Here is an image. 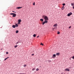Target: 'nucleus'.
Here are the masks:
<instances>
[{"instance_id": "30", "label": "nucleus", "mask_w": 74, "mask_h": 74, "mask_svg": "<svg viewBox=\"0 0 74 74\" xmlns=\"http://www.w3.org/2000/svg\"><path fill=\"white\" fill-rule=\"evenodd\" d=\"M48 62H51V61L49 60Z\"/></svg>"}, {"instance_id": "15", "label": "nucleus", "mask_w": 74, "mask_h": 74, "mask_svg": "<svg viewBox=\"0 0 74 74\" xmlns=\"http://www.w3.org/2000/svg\"><path fill=\"white\" fill-rule=\"evenodd\" d=\"M35 69H36V68H33V69H32V71H34V70H35Z\"/></svg>"}, {"instance_id": "2", "label": "nucleus", "mask_w": 74, "mask_h": 74, "mask_svg": "<svg viewBox=\"0 0 74 74\" xmlns=\"http://www.w3.org/2000/svg\"><path fill=\"white\" fill-rule=\"evenodd\" d=\"M71 15H72V13L70 12L69 13L67 14L68 16H70Z\"/></svg>"}, {"instance_id": "27", "label": "nucleus", "mask_w": 74, "mask_h": 74, "mask_svg": "<svg viewBox=\"0 0 74 74\" xmlns=\"http://www.w3.org/2000/svg\"><path fill=\"white\" fill-rule=\"evenodd\" d=\"M6 54H8V52H6Z\"/></svg>"}, {"instance_id": "23", "label": "nucleus", "mask_w": 74, "mask_h": 74, "mask_svg": "<svg viewBox=\"0 0 74 74\" xmlns=\"http://www.w3.org/2000/svg\"><path fill=\"white\" fill-rule=\"evenodd\" d=\"M13 14H14V13H10V15H13Z\"/></svg>"}, {"instance_id": "28", "label": "nucleus", "mask_w": 74, "mask_h": 74, "mask_svg": "<svg viewBox=\"0 0 74 74\" xmlns=\"http://www.w3.org/2000/svg\"><path fill=\"white\" fill-rule=\"evenodd\" d=\"M25 66H26V65L25 64L24 65V67H25Z\"/></svg>"}, {"instance_id": "33", "label": "nucleus", "mask_w": 74, "mask_h": 74, "mask_svg": "<svg viewBox=\"0 0 74 74\" xmlns=\"http://www.w3.org/2000/svg\"><path fill=\"white\" fill-rule=\"evenodd\" d=\"M12 12H13L16 13V12H14V11H12Z\"/></svg>"}, {"instance_id": "36", "label": "nucleus", "mask_w": 74, "mask_h": 74, "mask_svg": "<svg viewBox=\"0 0 74 74\" xmlns=\"http://www.w3.org/2000/svg\"><path fill=\"white\" fill-rule=\"evenodd\" d=\"M38 36L37 37V38H38Z\"/></svg>"}, {"instance_id": "34", "label": "nucleus", "mask_w": 74, "mask_h": 74, "mask_svg": "<svg viewBox=\"0 0 74 74\" xmlns=\"http://www.w3.org/2000/svg\"><path fill=\"white\" fill-rule=\"evenodd\" d=\"M18 74H25V73H22V74H19V73H18Z\"/></svg>"}, {"instance_id": "6", "label": "nucleus", "mask_w": 74, "mask_h": 74, "mask_svg": "<svg viewBox=\"0 0 74 74\" xmlns=\"http://www.w3.org/2000/svg\"><path fill=\"white\" fill-rule=\"evenodd\" d=\"M40 21H41L42 23L43 22V21H44V19H41L40 20Z\"/></svg>"}, {"instance_id": "5", "label": "nucleus", "mask_w": 74, "mask_h": 74, "mask_svg": "<svg viewBox=\"0 0 74 74\" xmlns=\"http://www.w3.org/2000/svg\"><path fill=\"white\" fill-rule=\"evenodd\" d=\"M56 57V55H55V54H53V56H52V58H55Z\"/></svg>"}, {"instance_id": "10", "label": "nucleus", "mask_w": 74, "mask_h": 74, "mask_svg": "<svg viewBox=\"0 0 74 74\" xmlns=\"http://www.w3.org/2000/svg\"><path fill=\"white\" fill-rule=\"evenodd\" d=\"M56 55L57 56H59L60 55V53H56Z\"/></svg>"}, {"instance_id": "17", "label": "nucleus", "mask_w": 74, "mask_h": 74, "mask_svg": "<svg viewBox=\"0 0 74 74\" xmlns=\"http://www.w3.org/2000/svg\"><path fill=\"white\" fill-rule=\"evenodd\" d=\"M16 47H18V45H16L14 46V48H16Z\"/></svg>"}, {"instance_id": "32", "label": "nucleus", "mask_w": 74, "mask_h": 74, "mask_svg": "<svg viewBox=\"0 0 74 74\" xmlns=\"http://www.w3.org/2000/svg\"><path fill=\"white\" fill-rule=\"evenodd\" d=\"M34 54H32V56H34Z\"/></svg>"}, {"instance_id": "14", "label": "nucleus", "mask_w": 74, "mask_h": 74, "mask_svg": "<svg viewBox=\"0 0 74 74\" xmlns=\"http://www.w3.org/2000/svg\"><path fill=\"white\" fill-rule=\"evenodd\" d=\"M33 37H36V34H34V35H33Z\"/></svg>"}, {"instance_id": "12", "label": "nucleus", "mask_w": 74, "mask_h": 74, "mask_svg": "<svg viewBox=\"0 0 74 74\" xmlns=\"http://www.w3.org/2000/svg\"><path fill=\"white\" fill-rule=\"evenodd\" d=\"M18 22H21V19H19L18 20Z\"/></svg>"}, {"instance_id": "21", "label": "nucleus", "mask_w": 74, "mask_h": 74, "mask_svg": "<svg viewBox=\"0 0 74 74\" xmlns=\"http://www.w3.org/2000/svg\"><path fill=\"white\" fill-rule=\"evenodd\" d=\"M9 58V57H8L7 58H5V59H4V60H6V59H8V58Z\"/></svg>"}, {"instance_id": "9", "label": "nucleus", "mask_w": 74, "mask_h": 74, "mask_svg": "<svg viewBox=\"0 0 74 74\" xmlns=\"http://www.w3.org/2000/svg\"><path fill=\"white\" fill-rule=\"evenodd\" d=\"M22 8V7H17V9H20V8Z\"/></svg>"}, {"instance_id": "11", "label": "nucleus", "mask_w": 74, "mask_h": 74, "mask_svg": "<svg viewBox=\"0 0 74 74\" xmlns=\"http://www.w3.org/2000/svg\"><path fill=\"white\" fill-rule=\"evenodd\" d=\"M61 9L62 10H64V6L62 7Z\"/></svg>"}, {"instance_id": "18", "label": "nucleus", "mask_w": 74, "mask_h": 74, "mask_svg": "<svg viewBox=\"0 0 74 74\" xmlns=\"http://www.w3.org/2000/svg\"><path fill=\"white\" fill-rule=\"evenodd\" d=\"M40 45L43 46V45H44V44H42V43H41L40 44Z\"/></svg>"}, {"instance_id": "26", "label": "nucleus", "mask_w": 74, "mask_h": 74, "mask_svg": "<svg viewBox=\"0 0 74 74\" xmlns=\"http://www.w3.org/2000/svg\"><path fill=\"white\" fill-rule=\"evenodd\" d=\"M66 5V4H65V3H63V5Z\"/></svg>"}, {"instance_id": "19", "label": "nucleus", "mask_w": 74, "mask_h": 74, "mask_svg": "<svg viewBox=\"0 0 74 74\" xmlns=\"http://www.w3.org/2000/svg\"><path fill=\"white\" fill-rule=\"evenodd\" d=\"M15 26H16V27H18V24H16V25Z\"/></svg>"}, {"instance_id": "1", "label": "nucleus", "mask_w": 74, "mask_h": 74, "mask_svg": "<svg viewBox=\"0 0 74 74\" xmlns=\"http://www.w3.org/2000/svg\"><path fill=\"white\" fill-rule=\"evenodd\" d=\"M42 18H43V19H45V21H44L42 23V25H44V24H45V23H48V17L47 16H42Z\"/></svg>"}, {"instance_id": "25", "label": "nucleus", "mask_w": 74, "mask_h": 74, "mask_svg": "<svg viewBox=\"0 0 74 74\" xmlns=\"http://www.w3.org/2000/svg\"><path fill=\"white\" fill-rule=\"evenodd\" d=\"M18 43H19V42H17L16 43V44H18Z\"/></svg>"}, {"instance_id": "16", "label": "nucleus", "mask_w": 74, "mask_h": 74, "mask_svg": "<svg viewBox=\"0 0 74 74\" xmlns=\"http://www.w3.org/2000/svg\"><path fill=\"white\" fill-rule=\"evenodd\" d=\"M74 5V3H71V5H72L73 6V5Z\"/></svg>"}, {"instance_id": "20", "label": "nucleus", "mask_w": 74, "mask_h": 74, "mask_svg": "<svg viewBox=\"0 0 74 74\" xmlns=\"http://www.w3.org/2000/svg\"><path fill=\"white\" fill-rule=\"evenodd\" d=\"M36 70V71H38V70H39V69H38V68H37Z\"/></svg>"}, {"instance_id": "22", "label": "nucleus", "mask_w": 74, "mask_h": 74, "mask_svg": "<svg viewBox=\"0 0 74 74\" xmlns=\"http://www.w3.org/2000/svg\"><path fill=\"white\" fill-rule=\"evenodd\" d=\"M33 5H35V2H34L33 3Z\"/></svg>"}, {"instance_id": "24", "label": "nucleus", "mask_w": 74, "mask_h": 74, "mask_svg": "<svg viewBox=\"0 0 74 74\" xmlns=\"http://www.w3.org/2000/svg\"><path fill=\"white\" fill-rule=\"evenodd\" d=\"M60 33V32H59V31H58L57 34H59Z\"/></svg>"}, {"instance_id": "8", "label": "nucleus", "mask_w": 74, "mask_h": 74, "mask_svg": "<svg viewBox=\"0 0 74 74\" xmlns=\"http://www.w3.org/2000/svg\"><path fill=\"white\" fill-rule=\"evenodd\" d=\"M12 27H13V28H15V27H16V26L15 25H13Z\"/></svg>"}, {"instance_id": "3", "label": "nucleus", "mask_w": 74, "mask_h": 74, "mask_svg": "<svg viewBox=\"0 0 74 74\" xmlns=\"http://www.w3.org/2000/svg\"><path fill=\"white\" fill-rule=\"evenodd\" d=\"M16 14L13 13V17H15V16H16Z\"/></svg>"}, {"instance_id": "29", "label": "nucleus", "mask_w": 74, "mask_h": 74, "mask_svg": "<svg viewBox=\"0 0 74 74\" xmlns=\"http://www.w3.org/2000/svg\"><path fill=\"white\" fill-rule=\"evenodd\" d=\"M71 26H70L69 27V29H70V28H71Z\"/></svg>"}, {"instance_id": "4", "label": "nucleus", "mask_w": 74, "mask_h": 74, "mask_svg": "<svg viewBox=\"0 0 74 74\" xmlns=\"http://www.w3.org/2000/svg\"><path fill=\"white\" fill-rule=\"evenodd\" d=\"M65 71H69L70 69H65Z\"/></svg>"}, {"instance_id": "35", "label": "nucleus", "mask_w": 74, "mask_h": 74, "mask_svg": "<svg viewBox=\"0 0 74 74\" xmlns=\"http://www.w3.org/2000/svg\"><path fill=\"white\" fill-rule=\"evenodd\" d=\"M73 9H74V6H73Z\"/></svg>"}, {"instance_id": "13", "label": "nucleus", "mask_w": 74, "mask_h": 74, "mask_svg": "<svg viewBox=\"0 0 74 74\" xmlns=\"http://www.w3.org/2000/svg\"><path fill=\"white\" fill-rule=\"evenodd\" d=\"M19 32V31L18 30H16V33H18Z\"/></svg>"}, {"instance_id": "31", "label": "nucleus", "mask_w": 74, "mask_h": 74, "mask_svg": "<svg viewBox=\"0 0 74 74\" xmlns=\"http://www.w3.org/2000/svg\"><path fill=\"white\" fill-rule=\"evenodd\" d=\"M72 59H74V56L72 57Z\"/></svg>"}, {"instance_id": "37", "label": "nucleus", "mask_w": 74, "mask_h": 74, "mask_svg": "<svg viewBox=\"0 0 74 74\" xmlns=\"http://www.w3.org/2000/svg\"><path fill=\"white\" fill-rule=\"evenodd\" d=\"M18 23H20V22H18Z\"/></svg>"}, {"instance_id": "7", "label": "nucleus", "mask_w": 74, "mask_h": 74, "mask_svg": "<svg viewBox=\"0 0 74 74\" xmlns=\"http://www.w3.org/2000/svg\"><path fill=\"white\" fill-rule=\"evenodd\" d=\"M57 25V24H56L55 25H53V27H57V25Z\"/></svg>"}, {"instance_id": "38", "label": "nucleus", "mask_w": 74, "mask_h": 74, "mask_svg": "<svg viewBox=\"0 0 74 74\" xmlns=\"http://www.w3.org/2000/svg\"><path fill=\"white\" fill-rule=\"evenodd\" d=\"M40 67H41V66H40Z\"/></svg>"}]
</instances>
